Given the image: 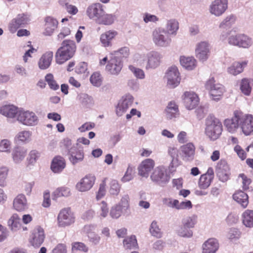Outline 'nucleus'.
I'll list each match as a JSON object with an SVG mask.
<instances>
[{
  "mask_svg": "<svg viewBox=\"0 0 253 253\" xmlns=\"http://www.w3.org/2000/svg\"><path fill=\"white\" fill-rule=\"evenodd\" d=\"M239 46L244 48H248L252 44V41L251 38L245 35H240L239 39Z\"/></svg>",
  "mask_w": 253,
  "mask_h": 253,
  "instance_id": "nucleus-52",
  "label": "nucleus"
},
{
  "mask_svg": "<svg viewBox=\"0 0 253 253\" xmlns=\"http://www.w3.org/2000/svg\"><path fill=\"white\" fill-rule=\"evenodd\" d=\"M8 224L13 231H16L20 229L21 227L20 218L15 216L11 217L8 221Z\"/></svg>",
  "mask_w": 253,
  "mask_h": 253,
  "instance_id": "nucleus-45",
  "label": "nucleus"
},
{
  "mask_svg": "<svg viewBox=\"0 0 253 253\" xmlns=\"http://www.w3.org/2000/svg\"><path fill=\"white\" fill-rule=\"evenodd\" d=\"M115 55H120L121 57L127 58L129 55V49L127 47H123L119 50L115 51Z\"/></svg>",
  "mask_w": 253,
  "mask_h": 253,
  "instance_id": "nucleus-60",
  "label": "nucleus"
},
{
  "mask_svg": "<svg viewBox=\"0 0 253 253\" xmlns=\"http://www.w3.org/2000/svg\"><path fill=\"white\" fill-rule=\"evenodd\" d=\"M179 28L178 22L174 19H171L168 21L167 29L170 34H175Z\"/></svg>",
  "mask_w": 253,
  "mask_h": 253,
  "instance_id": "nucleus-43",
  "label": "nucleus"
},
{
  "mask_svg": "<svg viewBox=\"0 0 253 253\" xmlns=\"http://www.w3.org/2000/svg\"><path fill=\"white\" fill-rule=\"evenodd\" d=\"M41 156L40 153L36 150L31 151L29 154L27 160L29 164H34L39 159Z\"/></svg>",
  "mask_w": 253,
  "mask_h": 253,
  "instance_id": "nucleus-54",
  "label": "nucleus"
},
{
  "mask_svg": "<svg viewBox=\"0 0 253 253\" xmlns=\"http://www.w3.org/2000/svg\"><path fill=\"white\" fill-rule=\"evenodd\" d=\"M45 238L44 230L40 226H36L30 236L29 241L35 247H39L43 243Z\"/></svg>",
  "mask_w": 253,
  "mask_h": 253,
  "instance_id": "nucleus-11",
  "label": "nucleus"
},
{
  "mask_svg": "<svg viewBox=\"0 0 253 253\" xmlns=\"http://www.w3.org/2000/svg\"><path fill=\"white\" fill-rule=\"evenodd\" d=\"M214 176V171L212 168H209L207 172L200 176L198 182V185L200 190H196L195 194L198 196L206 195L207 193L202 190L207 189L210 186Z\"/></svg>",
  "mask_w": 253,
  "mask_h": 253,
  "instance_id": "nucleus-3",
  "label": "nucleus"
},
{
  "mask_svg": "<svg viewBox=\"0 0 253 253\" xmlns=\"http://www.w3.org/2000/svg\"><path fill=\"white\" fill-rule=\"evenodd\" d=\"M148 61L146 68H155L160 63V56L157 52H151L147 55Z\"/></svg>",
  "mask_w": 253,
  "mask_h": 253,
  "instance_id": "nucleus-34",
  "label": "nucleus"
},
{
  "mask_svg": "<svg viewBox=\"0 0 253 253\" xmlns=\"http://www.w3.org/2000/svg\"><path fill=\"white\" fill-rule=\"evenodd\" d=\"M115 16L113 14H106L105 12L102 14L98 20L100 23L104 25H111L114 21Z\"/></svg>",
  "mask_w": 253,
  "mask_h": 253,
  "instance_id": "nucleus-46",
  "label": "nucleus"
},
{
  "mask_svg": "<svg viewBox=\"0 0 253 253\" xmlns=\"http://www.w3.org/2000/svg\"><path fill=\"white\" fill-rule=\"evenodd\" d=\"M151 178L153 181L159 182V184H165L170 178L167 174L166 169L162 167H157L153 172Z\"/></svg>",
  "mask_w": 253,
  "mask_h": 253,
  "instance_id": "nucleus-15",
  "label": "nucleus"
},
{
  "mask_svg": "<svg viewBox=\"0 0 253 253\" xmlns=\"http://www.w3.org/2000/svg\"><path fill=\"white\" fill-rule=\"evenodd\" d=\"M45 80L51 89L56 90L59 89V85L57 84L56 81L54 80V77L52 74H47L45 77Z\"/></svg>",
  "mask_w": 253,
  "mask_h": 253,
  "instance_id": "nucleus-50",
  "label": "nucleus"
},
{
  "mask_svg": "<svg viewBox=\"0 0 253 253\" xmlns=\"http://www.w3.org/2000/svg\"><path fill=\"white\" fill-rule=\"evenodd\" d=\"M123 66V62L120 58L112 54L106 66V70L111 75H117L122 70Z\"/></svg>",
  "mask_w": 253,
  "mask_h": 253,
  "instance_id": "nucleus-10",
  "label": "nucleus"
},
{
  "mask_svg": "<svg viewBox=\"0 0 253 253\" xmlns=\"http://www.w3.org/2000/svg\"><path fill=\"white\" fill-rule=\"evenodd\" d=\"M32 133L29 131H22L19 132L16 136L17 141L26 142L30 140Z\"/></svg>",
  "mask_w": 253,
  "mask_h": 253,
  "instance_id": "nucleus-49",
  "label": "nucleus"
},
{
  "mask_svg": "<svg viewBox=\"0 0 253 253\" xmlns=\"http://www.w3.org/2000/svg\"><path fill=\"white\" fill-rule=\"evenodd\" d=\"M76 48L74 41L70 40H64L55 53L56 62L58 64H62L71 59L75 54Z\"/></svg>",
  "mask_w": 253,
  "mask_h": 253,
  "instance_id": "nucleus-1",
  "label": "nucleus"
},
{
  "mask_svg": "<svg viewBox=\"0 0 253 253\" xmlns=\"http://www.w3.org/2000/svg\"><path fill=\"white\" fill-rule=\"evenodd\" d=\"M253 80L250 78H243L240 82V88L242 92L245 95H249L251 92Z\"/></svg>",
  "mask_w": 253,
  "mask_h": 253,
  "instance_id": "nucleus-35",
  "label": "nucleus"
},
{
  "mask_svg": "<svg viewBox=\"0 0 253 253\" xmlns=\"http://www.w3.org/2000/svg\"><path fill=\"white\" fill-rule=\"evenodd\" d=\"M214 78L209 79L206 84V88L209 91L213 100H218L222 96L224 92L223 86L221 84H215Z\"/></svg>",
  "mask_w": 253,
  "mask_h": 253,
  "instance_id": "nucleus-7",
  "label": "nucleus"
},
{
  "mask_svg": "<svg viewBox=\"0 0 253 253\" xmlns=\"http://www.w3.org/2000/svg\"><path fill=\"white\" fill-rule=\"evenodd\" d=\"M91 83L94 86H99L102 83V78L99 72L93 73L90 77Z\"/></svg>",
  "mask_w": 253,
  "mask_h": 253,
  "instance_id": "nucleus-48",
  "label": "nucleus"
},
{
  "mask_svg": "<svg viewBox=\"0 0 253 253\" xmlns=\"http://www.w3.org/2000/svg\"><path fill=\"white\" fill-rule=\"evenodd\" d=\"M166 32L164 29L157 28L152 33L153 41L155 44L159 46H167L170 42V40L165 36Z\"/></svg>",
  "mask_w": 253,
  "mask_h": 253,
  "instance_id": "nucleus-12",
  "label": "nucleus"
},
{
  "mask_svg": "<svg viewBox=\"0 0 253 253\" xmlns=\"http://www.w3.org/2000/svg\"><path fill=\"white\" fill-rule=\"evenodd\" d=\"M205 125V134L211 140H215L220 136L223 127L221 122L218 118L210 115L206 120Z\"/></svg>",
  "mask_w": 253,
  "mask_h": 253,
  "instance_id": "nucleus-2",
  "label": "nucleus"
},
{
  "mask_svg": "<svg viewBox=\"0 0 253 253\" xmlns=\"http://www.w3.org/2000/svg\"><path fill=\"white\" fill-rule=\"evenodd\" d=\"M118 35L116 31L112 30L106 31L102 33L100 38V42L104 47H109L112 45V41Z\"/></svg>",
  "mask_w": 253,
  "mask_h": 253,
  "instance_id": "nucleus-25",
  "label": "nucleus"
},
{
  "mask_svg": "<svg viewBox=\"0 0 253 253\" xmlns=\"http://www.w3.org/2000/svg\"><path fill=\"white\" fill-rule=\"evenodd\" d=\"M150 232L151 235L157 238H160L162 236V233L161 229L157 225V223L155 221H153L150 226Z\"/></svg>",
  "mask_w": 253,
  "mask_h": 253,
  "instance_id": "nucleus-47",
  "label": "nucleus"
},
{
  "mask_svg": "<svg viewBox=\"0 0 253 253\" xmlns=\"http://www.w3.org/2000/svg\"><path fill=\"white\" fill-rule=\"evenodd\" d=\"M196 222V218L194 216L188 217L184 220L183 226H184L185 228L189 229L192 228L195 226Z\"/></svg>",
  "mask_w": 253,
  "mask_h": 253,
  "instance_id": "nucleus-55",
  "label": "nucleus"
},
{
  "mask_svg": "<svg viewBox=\"0 0 253 253\" xmlns=\"http://www.w3.org/2000/svg\"><path fill=\"white\" fill-rule=\"evenodd\" d=\"M121 186L117 180L110 179L109 181V192L112 195H117L120 191Z\"/></svg>",
  "mask_w": 253,
  "mask_h": 253,
  "instance_id": "nucleus-42",
  "label": "nucleus"
},
{
  "mask_svg": "<svg viewBox=\"0 0 253 253\" xmlns=\"http://www.w3.org/2000/svg\"><path fill=\"white\" fill-rule=\"evenodd\" d=\"M166 112L167 118L171 119L175 117L178 113V106L174 102H170L166 109Z\"/></svg>",
  "mask_w": 253,
  "mask_h": 253,
  "instance_id": "nucleus-39",
  "label": "nucleus"
},
{
  "mask_svg": "<svg viewBox=\"0 0 253 253\" xmlns=\"http://www.w3.org/2000/svg\"><path fill=\"white\" fill-rule=\"evenodd\" d=\"M52 253H67L66 245L64 244H58L53 249Z\"/></svg>",
  "mask_w": 253,
  "mask_h": 253,
  "instance_id": "nucleus-64",
  "label": "nucleus"
},
{
  "mask_svg": "<svg viewBox=\"0 0 253 253\" xmlns=\"http://www.w3.org/2000/svg\"><path fill=\"white\" fill-rule=\"evenodd\" d=\"M14 209L18 211H22L27 209V201L23 194H19L14 199Z\"/></svg>",
  "mask_w": 253,
  "mask_h": 253,
  "instance_id": "nucleus-27",
  "label": "nucleus"
},
{
  "mask_svg": "<svg viewBox=\"0 0 253 253\" xmlns=\"http://www.w3.org/2000/svg\"><path fill=\"white\" fill-rule=\"evenodd\" d=\"M163 202L167 206L170 208H175L177 209L179 206V203L177 200H173L170 198L164 199Z\"/></svg>",
  "mask_w": 253,
  "mask_h": 253,
  "instance_id": "nucleus-59",
  "label": "nucleus"
},
{
  "mask_svg": "<svg viewBox=\"0 0 253 253\" xmlns=\"http://www.w3.org/2000/svg\"><path fill=\"white\" fill-rule=\"evenodd\" d=\"M233 199L244 209L247 207L249 203L248 195L241 190L236 191L233 195Z\"/></svg>",
  "mask_w": 253,
  "mask_h": 253,
  "instance_id": "nucleus-32",
  "label": "nucleus"
},
{
  "mask_svg": "<svg viewBox=\"0 0 253 253\" xmlns=\"http://www.w3.org/2000/svg\"><path fill=\"white\" fill-rule=\"evenodd\" d=\"M105 13L103 6L99 3H93L89 5L86 9V14L90 19L98 20Z\"/></svg>",
  "mask_w": 253,
  "mask_h": 253,
  "instance_id": "nucleus-17",
  "label": "nucleus"
},
{
  "mask_svg": "<svg viewBox=\"0 0 253 253\" xmlns=\"http://www.w3.org/2000/svg\"><path fill=\"white\" fill-rule=\"evenodd\" d=\"M72 251L73 252L79 251L86 253L88 251V248L84 243L76 242L72 243Z\"/></svg>",
  "mask_w": 253,
  "mask_h": 253,
  "instance_id": "nucleus-51",
  "label": "nucleus"
},
{
  "mask_svg": "<svg viewBox=\"0 0 253 253\" xmlns=\"http://www.w3.org/2000/svg\"><path fill=\"white\" fill-rule=\"evenodd\" d=\"M216 175L219 180L222 182H226L229 179L230 175V167L227 161L221 159L215 167Z\"/></svg>",
  "mask_w": 253,
  "mask_h": 253,
  "instance_id": "nucleus-8",
  "label": "nucleus"
},
{
  "mask_svg": "<svg viewBox=\"0 0 253 253\" xmlns=\"http://www.w3.org/2000/svg\"><path fill=\"white\" fill-rule=\"evenodd\" d=\"M129 208L128 195L123 197L120 203L113 207L110 211V215L113 218H119L122 214L128 212Z\"/></svg>",
  "mask_w": 253,
  "mask_h": 253,
  "instance_id": "nucleus-6",
  "label": "nucleus"
},
{
  "mask_svg": "<svg viewBox=\"0 0 253 253\" xmlns=\"http://www.w3.org/2000/svg\"><path fill=\"white\" fill-rule=\"evenodd\" d=\"M0 112L7 117L13 118L18 113V108L13 105H5L1 107Z\"/></svg>",
  "mask_w": 253,
  "mask_h": 253,
  "instance_id": "nucleus-37",
  "label": "nucleus"
},
{
  "mask_svg": "<svg viewBox=\"0 0 253 253\" xmlns=\"http://www.w3.org/2000/svg\"><path fill=\"white\" fill-rule=\"evenodd\" d=\"M234 150L242 160H244L246 158L247 154L240 145H236L234 147Z\"/></svg>",
  "mask_w": 253,
  "mask_h": 253,
  "instance_id": "nucleus-61",
  "label": "nucleus"
},
{
  "mask_svg": "<svg viewBox=\"0 0 253 253\" xmlns=\"http://www.w3.org/2000/svg\"><path fill=\"white\" fill-rule=\"evenodd\" d=\"M130 103L126 99L123 100L122 102H120L116 108V114L118 116H120L125 113L128 109Z\"/></svg>",
  "mask_w": 253,
  "mask_h": 253,
  "instance_id": "nucleus-44",
  "label": "nucleus"
},
{
  "mask_svg": "<svg viewBox=\"0 0 253 253\" xmlns=\"http://www.w3.org/2000/svg\"><path fill=\"white\" fill-rule=\"evenodd\" d=\"M66 167L65 159L60 156H55L52 160L50 168L54 173L61 172Z\"/></svg>",
  "mask_w": 253,
  "mask_h": 253,
  "instance_id": "nucleus-26",
  "label": "nucleus"
},
{
  "mask_svg": "<svg viewBox=\"0 0 253 253\" xmlns=\"http://www.w3.org/2000/svg\"><path fill=\"white\" fill-rule=\"evenodd\" d=\"M227 0H214L210 6V12L216 15L220 16L227 8Z\"/></svg>",
  "mask_w": 253,
  "mask_h": 253,
  "instance_id": "nucleus-20",
  "label": "nucleus"
},
{
  "mask_svg": "<svg viewBox=\"0 0 253 253\" xmlns=\"http://www.w3.org/2000/svg\"><path fill=\"white\" fill-rule=\"evenodd\" d=\"M100 216L103 218L107 216L109 212L108 205L105 201H102L100 203Z\"/></svg>",
  "mask_w": 253,
  "mask_h": 253,
  "instance_id": "nucleus-63",
  "label": "nucleus"
},
{
  "mask_svg": "<svg viewBox=\"0 0 253 253\" xmlns=\"http://www.w3.org/2000/svg\"><path fill=\"white\" fill-rule=\"evenodd\" d=\"M27 153V150L26 148L21 146L15 147L12 153L14 161L16 163L21 161L26 156Z\"/></svg>",
  "mask_w": 253,
  "mask_h": 253,
  "instance_id": "nucleus-33",
  "label": "nucleus"
},
{
  "mask_svg": "<svg viewBox=\"0 0 253 253\" xmlns=\"http://www.w3.org/2000/svg\"><path fill=\"white\" fill-rule=\"evenodd\" d=\"M243 224L249 228L253 227V210H247L242 214Z\"/></svg>",
  "mask_w": 253,
  "mask_h": 253,
  "instance_id": "nucleus-38",
  "label": "nucleus"
},
{
  "mask_svg": "<svg viewBox=\"0 0 253 253\" xmlns=\"http://www.w3.org/2000/svg\"><path fill=\"white\" fill-rule=\"evenodd\" d=\"M67 151L70 155L69 160L73 164L75 165L79 162L83 160L84 153L83 150H78L76 148L71 147L70 150H67Z\"/></svg>",
  "mask_w": 253,
  "mask_h": 253,
  "instance_id": "nucleus-29",
  "label": "nucleus"
},
{
  "mask_svg": "<svg viewBox=\"0 0 253 253\" xmlns=\"http://www.w3.org/2000/svg\"><path fill=\"white\" fill-rule=\"evenodd\" d=\"M179 236L182 237L189 238L192 236L193 232L189 228H185L184 226L181 227L178 231Z\"/></svg>",
  "mask_w": 253,
  "mask_h": 253,
  "instance_id": "nucleus-58",
  "label": "nucleus"
},
{
  "mask_svg": "<svg viewBox=\"0 0 253 253\" xmlns=\"http://www.w3.org/2000/svg\"><path fill=\"white\" fill-rule=\"evenodd\" d=\"M248 61H235L228 68V72L232 75L236 76L243 72L244 69L247 67Z\"/></svg>",
  "mask_w": 253,
  "mask_h": 253,
  "instance_id": "nucleus-24",
  "label": "nucleus"
},
{
  "mask_svg": "<svg viewBox=\"0 0 253 253\" xmlns=\"http://www.w3.org/2000/svg\"><path fill=\"white\" fill-rule=\"evenodd\" d=\"M179 75L180 73L177 67L172 66L169 67L166 73L168 84L171 87H175L177 86L180 82Z\"/></svg>",
  "mask_w": 253,
  "mask_h": 253,
  "instance_id": "nucleus-13",
  "label": "nucleus"
},
{
  "mask_svg": "<svg viewBox=\"0 0 253 253\" xmlns=\"http://www.w3.org/2000/svg\"><path fill=\"white\" fill-rule=\"evenodd\" d=\"M107 180V178H104L99 185V188L96 197L97 200L101 199L105 196L106 194V185Z\"/></svg>",
  "mask_w": 253,
  "mask_h": 253,
  "instance_id": "nucleus-53",
  "label": "nucleus"
},
{
  "mask_svg": "<svg viewBox=\"0 0 253 253\" xmlns=\"http://www.w3.org/2000/svg\"><path fill=\"white\" fill-rule=\"evenodd\" d=\"M180 62L181 65L188 70H192L196 66V60L193 57L181 56Z\"/></svg>",
  "mask_w": 253,
  "mask_h": 253,
  "instance_id": "nucleus-36",
  "label": "nucleus"
},
{
  "mask_svg": "<svg viewBox=\"0 0 253 253\" xmlns=\"http://www.w3.org/2000/svg\"><path fill=\"white\" fill-rule=\"evenodd\" d=\"M239 177L242 178L243 188L244 190H247L249 188V185L251 183V180L247 177V176L244 173L240 174Z\"/></svg>",
  "mask_w": 253,
  "mask_h": 253,
  "instance_id": "nucleus-62",
  "label": "nucleus"
},
{
  "mask_svg": "<svg viewBox=\"0 0 253 253\" xmlns=\"http://www.w3.org/2000/svg\"><path fill=\"white\" fill-rule=\"evenodd\" d=\"M181 157L186 162L192 161L195 154V147L192 143H188L180 147Z\"/></svg>",
  "mask_w": 253,
  "mask_h": 253,
  "instance_id": "nucleus-22",
  "label": "nucleus"
},
{
  "mask_svg": "<svg viewBox=\"0 0 253 253\" xmlns=\"http://www.w3.org/2000/svg\"><path fill=\"white\" fill-rule=\"evenodd\" d=\"M53 53L52 51H47L44 53L39 60L38 64L39 68L44 70L48 68L52 62Z\"/></svg>",
  "mask_w": 253,
  "mask_h": 253,
  "instance_id": "nucleus-31",
  "label": "nucleus"
},
{
  "mask_svg": "<svg viewBox=\"0 0 253 253\" xmlns=\"http://www.w3.org/2000/svg\"><path fill=\"white\" fill-rule=\"evenodd\" d=\"M124 246L126 250H131L137 247L138 244L135 236H131L124 240Z\"/></svg>",
  "mask_w": 253,
  "mask_h": 253,
  "instance_id": "nucleus-40",
  "label": "nucleus"
},
{
  "mask_svg": "<svg viewBox=\"0 0 253 253\" xmlns=\"http://www.w3.org/2000/svg\"><path fill=\"white\" fill-rule=\"evenodd\" d=\"M128 68L137 78L140 79L144 78L145 74L142 69L137 68L132 65H129Z\"/></svg>",
  "mask_w": 253,
  "mask_h": 253,
  "instance_id": "nucleus-57",
  "label": "nucleus"
},
{
  "mask_svg": "<svg viewBox=\"0 0 253 253\" xmlns=\"http://www.w3.org/2000/svg\"><path fill=\"white\" fill-rule=\"evenodd\" d=\"M210 52L209 44L206 42L199 43L195 49L196 57L201 61H206L209 57Z\"/></svg>",
  "mask_w": 253,
  "mask_h": 253,
  "instance_id": "nucleus-19",
  "label": "nucleus"
},
{
  "mask_svg": "<svg viewBox=\"0 0 253 253\" xmlns=\"http://www.w3.org/2000/svg\"><path fill=\"white\" fill-rule=\"evenodd\" d=\"M184 103L187 109L192 110L198 105L199 98L195 93L186 91L184 93Z\"/></svg>",
  "mask_w": 253,
  "mask_h": 253,
  "instance_id": "nucleus-21",
  "label": "nucleus"
},
{
  "mask_svg": "<svg viewBox=\"0 0 253 253\" xmlns=\"http://www.w3.org/2000/svg\"><path fill=\"white\" fill-rule=\"evenodd\" d=\"M28 18L24 14H18L16 17L13 19L9 25V30L12 33H15L18 29L27 24Z\"/></svg>",
  "mask_w": 253,
  "mask_h": 253,
  "instance_id": "nucleus-16",
  "label": "nucleus"
},
{
  "mask_svg": "<svg viewBox=\"0 0 253 253\" xmlns=\"http://www.w3.org/2000/svg\"><path fill=\"white\" fill-rule=\"evenodd\" d=\"M218 248L217 241L211 238L206 241L203 245V253H215Z\"/></svg>",
  "mask_w": 253,
  "mask_h": 253,
  "instance_id": "nucleus-30",
  "label": "nucleus"
},
{
  "mask_svg": "<svg viewBox=\"0 0 253 253\" xmlns=\"http://www.w3.org/2000/svg\"><path fill=\"white\" fill-rule=\"evenodd\" d=\"M17 120L24 125L34 126L37 124L38 119L33 112H20L18 116Z\"/></svg>",
  "mask_w": 253,
  "mask_h": 253,
  "instance_id": "nucleus-14",
  "label": "nucleus"
},
{
  "mask_svg": "<svg viewBox=\"0 0 253 253\" xmlns=\"http://www.w3.org/2000/svg\"><path fill=\"white\" fill-rule=\"evenodd\" d=\"M95 180V176L91 175H86L77 184L76 187L80 191H86L93 186Z\"/></svg>",
  "mask_w": 253,
  "mask_h": 253,
  "instance_id": "nucleus-23",
  "label": "nucleus"
},
{
  "mask_svg": "<svg viewBox=\"0 0 253 253\" xmlns=\"http://www.w3.org/2000/svg\"><path fill=\"white\" fill-rule=\"evenodd\" d=\"M44 34L46 36L51 35L57 28L58 22L57 20L52 17H47L45 19Z\"/></svg>",
  "mask_w": 253,
  "mask_h": 253,
  "instance_id": "nucleus-28",
  "label": "nucleus"
},
{
  "mask_svg": "<svg viewBox=\"0 0 253 253\" xmlns=\"http://www.w3.org/2000/svg\"><path fill=\"white\" fill-rule=\"evenodd\" d=\"M155 161L152 159H146L142 161L138 167V174L147 177L150 172L155 167Z\"/></svg>",
  "mask_w": 253,
  "mask_h": 253,
  "instance_id": "nucleus-18",
  "label": "nucleus"
},
{
  "mask_svg": "<svg viewBox=\"0 0 253 253\" xmlns=\"http://www.w3.org/2000/svg\"><path fill=\"white\" fill-rule=\"evenodd\" d=\"M11 146V143L9 140L7 139L1 140L0 141V152H9Z\"/></svg>",
  "mask_w": 253,
  "mask_h": 253,
  "instance_id": "nucleus-56",
  "label": "nucleus"
},
{
  "mask_svg": "<svg viewBox=\"0 0 253 253\" xmlns=\"http://www.w3.org/2000/svg\"><path fill=\"white\" fill-rule=\"evenodd\" d=\"M70 195L69 189L67 187H60L56 189L52 194V199L56 200L60 197H67Z\"/></svg>",
  "mask_w": 253,
  "mask_h": 253,
  "instance_id": "nucleus-41",
  "label": "nucleus"
},
{
  "mask_svg": "<svg viewBox=\"0 0 253 253\" xmlns=\"http://www.w3.org/2000/svg\"><path fill=\"white\" fill-rule=\"evenodd\" d=\"M57 220L59 227H65L75 222V216L70 208H65L60 211Z\"/></svg>",
  "mask_w": 253,
  "mask_h": 253,
  "instance_id": "nucleus-4",
  "label": "nucleus"
},
{
  "mask_svg": "<svg viewBox=\"0 0 253 253\" xmlns=\"http://www.w3.org/2000/svg\"><path fill=\"white\" fill-rule=\"evenodd\" d=\"M240 128L245 135H250L253 133V115L246 114L241 111Z\"/></svg>",
  "mask_w": 253,
  "mask_h": 253,
  "instance_id": "nucleus-9",
  "label": "nucleus"
},
{
  "mask_svg": "<svg viewBox=\"0 0 253 253\" xmlns=\"http://www.w3.org/2000/svg\"><path fill=\"white\" fill-rule=\"evenodd\" d=\"M241 111L235 110L231 118L225 119L223 125L225 129L229 133H235L239 127H240Z\"/></svg>",
  "mask_w": 253,
  "mask_h": 253,
  "instance_id": "nucleus-5",
  "label": "nucleus"
}]
</instances>
